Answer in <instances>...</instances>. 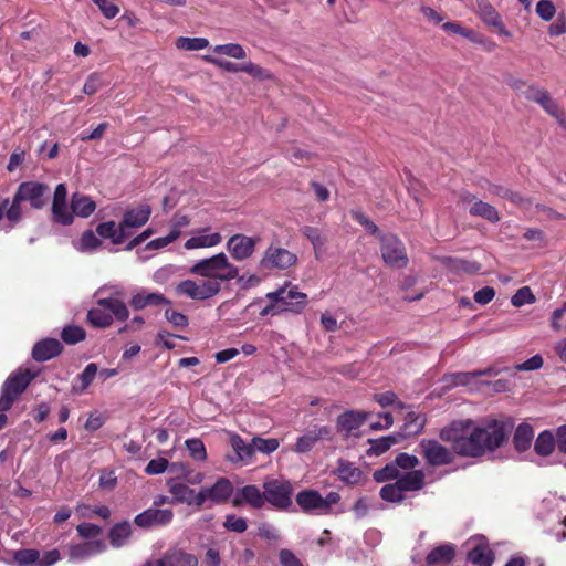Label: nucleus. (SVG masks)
Returning a JSON list of instances; mask_svg holds the SVG:
<instances>
[{"label":"nucleus","instance_id":"obj_62","mask_svg":"<svg viewBox=\"0 0 566 566\" xmlns=\"http://www.w3.org/2000/svg\"><path fill=\"white\" fill-rule=\"evenodd\" d=\"M286 156L295 165H303L313 158L312 153L297 147H293L287 150Z\"/></svg>","mask_w":566,"mask_h":566},{"label":"nucleus","instance_id":"obj_12","mask_svg":"<svg viewBox=\"0 0 566 566\" xmlns=\"http://www.w3.org/2000/svg\"><path fill=\"white\" fill-rule=\"evenodd\" d=\"M419 453L430 467H442L454 461V451L434 439H422L419 442Z\"/></svg>","mask_w":566,"mask_h":566},{"label":"nucleus","instance_id":"obj_39","mask_svg":"<svg viewBox=\"0 0 566 566\" xmlns=\"http://www.w3.org/2000/svg\"><path fill=\"white\" fill-rule=\"evenodd\" d=\"M478 14L484 23L489 25L500 24V14L489 2V0H476Z\"/></svg>","mask_w":566,"mask_h":566},{"label":"nucleus","instance_id":"obj_50","mask_svg":"<svg viewBox=\"0 0 566 566\" xmlns=\"http://www.w3.org/2000/svg\"><path fill=\"white\" fill-rule=\"evenodd\" d=\"M176 45L180 50L199 51L209 45V41L205 38H186L180 36L177 39Z\"/></svg>","mask_w":566,"mask_h":566},{"label":"nucleus","instance_id":"obj_22","mask_svg":"<svg viewBox=\"0 0 566 566\" xmlns=\"http://www.w3.org/2000/svg\"><path fill=\"white\" fill-rule=\"evenodd\" d=\"M151 209L148 205H142L127 210L119 222L124 232H130V229L143 227L150 217Z\"/></svg>","mask_w":566,"mask_h":566},{"label":"nucleus","instance_id":"obj_8","mask_svg":"<svg viewBox=\"0 0 566 566\" xmlns=\"http://www.w3.org/2000/svg\"><path fill=\"white\" fill-rule=\"evenodd\" d=\"M297 263V255L276 244H270L263 251L258 268L264 271H285Z\"/></svg>","mask_w":566,"mask_h":566},{"label":"nucleus","instance_id":"obj_48","mask_svg":"<svg viewBox=\"0 0 566 566\" xmlns=\"http://www.w3.org/2000/svg\"><path fill=\"white\" fill-rule=\"evenodd\" d=\"M61 337L66 344L74 345L85 339L86 332L81 326L69 325L63 328Z\"/></svg>","mask_w":566,"mask_h":566},{"label":"nucleus","instance_id":"obj_1","mask_svg":"<svg viewBox=\"0 0 566 566\" xmlns=\"http://www.w3.org/2000/svg\"><path fill=\"white\" fill-rule=\"evenodd\" d=\"M512 426L499 420H490L478 426L472 420L453 421L440 430V438L452 444L461 457L478 458L500 448L507 439Z\"/></svg>","mask_w":566,"mask_h":566},{"label":"nucleus","instance_id":"obj_27","mask_svg":"<svg viewBox=\"0 0 566 566\" xmlns=\"http://www.w3.org/2000/svg\"><path fill=\"white\" fill-rule=\"evenodd\" d=\"M455 546L451 543L441 544L432 548L427 557L426 563L429 566L434 565H449L454 560Z\"/></svg>","mask_w":566,"mask_h":566},{"label":"nucleus","instance_id":"obj_7","mask_svg":"<svg viewBox=\"0 0 566 566\" xmlns=\"http://www.w3.org/2000/svg\"><path fill=\"white\" fill-rule=\"evenodd\" d=\"M266 298L280 303L284 312L300 314L307 305V295L298 291L296 285L286 282L276 291L269 292Z\"/></svg>","mask_w":566,"mask_h":566},{"label":"nucleus","instance_id":"obj_35","mask_svg":"<svg viewBox=\"0 0 566 566\" xmlns=\"http://www.w3.org/2000/svg\"><path fill=\"white\" fill-rule=\"evenodd\" d=\"M132 535V526L129 522L116 523L108 533L109 542L113 547L119 548L124 546Z\"/></svg>","mask_w":566,"mask_h":566},{"label":"nucleus","instance_id":"obj_20","mask_svg":"<svg viewBox=\"0 0 566 566\" xmlns=\"http://www.w3.org/2000/svg\"><path fill=\"white\" fill-rule=\"evenodd\" d=\"M368 413L358 410H348L340 413L336 419V429L344 436L349 437L358 430L367 420Z\"/></svg>","mask_w":566,"mask_h":566},{"label":"nucleus","instance_id":"obj_15","mask_svg":"<svg viewBox=\"0 0 566 566\" xmlns=\"http://www.w3.org/2000/svg\"><path fill=\"white\" fill-rule=\"evenodd\" d=\"M233 493V485L227 478H219L211 486L201 488L198 492V506L210 502L211 504L223 503L230 499Z\"/></svg>","mask_w":566,"mask_h":566},{"label":"nucleus","instance_id":"obj_63","mask_svg":"<svg viewBox=\"0 0 566 566\" xmlns=\"http://www.w3.org/2000/svg\"><path fill=\"white\" fill-rule=\"evenodd\" d=\"M168 468H169V462L167 459L157 458V459L150 460L147 463V465L145 468V473L148 475H156V474L164 473Z\"/></svg>","mask_w":566,"mask_h":566},{"label":"nucleus","instance_id":"obj_28","mask_svg":"<svg viewBox=\"0 0 566 566\" xmlns=\"http://www.w3.org/2000/svg\"><path fill=\"white\" fill-rule=\"evenodd\" d=\"M96 233L103 239H109L113 244L123 243L132 234L130 232H124L120 224L117 228L114 221L99 223L96 227Z\"/></svg>","mask_w":566,"mask_h":566},{"label":"nucleus","instance_id":"obj_64","mask_svg":"<svg viewBox=\"0 0 566 566\" xmlns=\"http://www.w3.org/2000/svg\"><path fill=\"white\" fill-rule=\"evenodd\" d=\"M555 12V6L551 0H541L536 4V13L545 21H551Z\"/></svg>","mask_w":566,"mask_h":566},{"label":"nucleus","instance_id":"obj_55","mask_svg":"<svg viewBox=\"0 0 566 566\" xmlns=\"http://www.w3.org/2000/svg\"><path fill=\"white\" fill-rule=\"evenodd\" d=\"M301 233L312 243L315 251L324 248L325 239L321 235L317 228L305 226L301 229Z\"/></svg>","mask_w":566,"mask_h":566},{"label":"nucleus","instance_id":"obj_38","mask_svg":"<svg viewBox=\"0 0 566 566\" xmlns=\"http://www.w3.org/2000/svg\"><path fill=\"white\" fill-rule=\"evenodd\" d=\"M556 446V437L548 431L541 432L535 440L534 449L538 455L546 457L551 454Z\"/></svg>","mask_w":566,"mask_h":566},{"label":"nucleus","instance_id":"obj_17","mask_svg":"<svg viewBox=\"0 0 566 566\" xmlns=\"http://www.w3.org/2000/svg\"><path fill=\"white\" fill-rule=\"evenodd\" d=\"M174 518L170 509L149 507L135 516V524L143 528L159 527L168 525Z\"/></svg>","mask_w":566,"mask_h":566},{"label":"nucleus","instance_id":"obj_9","mask_svg":"<svg viewBox=\"0 0 566 566\" xmlns=\"http://www.w3.org/2000/svg\"><path fill=\"white\" fill-rule=\"evenodd\" d=\"M380 252L382 261L390 268L403 269L408 265L409 259L403 242L394 233L380 235Z\"/></svg>","mask_w":566,"mask_h":566},{"label":"nucleus","instance_id":"obj_30","mask_svg":"<svg viewBox=\"0 0 566 566\" xmlns=\"http://www.w3.org/2000/svg\"><path fill=\"white\" fill-rule=\"evenodd\" d=\"M166 566H198V558L179 548L167 551L164 555Z\"/></svg>","mask_w":566,"mask_h":566},{"label":"nucleus","instance_id":"obj_47","mask_svg":"<svg viewBox=\"0 0 566 566\" xmlns=\"http://www.w3.org/2000/svg\"><path fill=\"white\" fill-rule=\"evenodd\" d=\"M446 264L455 271H463L465 273H476L480 271L481 265L474 261H467L459 258H448Z\"/></svg>","mask_w":566,"mask_h":566},{"label":"nucleus","instance_id":"obj_44","mask_svg":"<svg viewBox=\"0 0 566 566\" xmlns=\"http://www.w3.org/2000/svg\"><path fill=\"white\" fill-rule=\"evenodd\" d=\"M403 493V490L400 488L397 481L394 483L385 484L380 489V497L384 501L391 503H401L405 500Z\"/></svg>","mask_w":566,"mask_h":566},{"label":"nucleus","instance_id":"obj_57","mask_svg":"<svg viewBox=\"0 0 566 566\" xmlns=\"http://www.w3.org/2000/svg\"><path fill=\"white\" fill-rule=\"evenodd\" d=\"M534 301L535 296L533 295L532 290L528 286H523L518 289L511 298V303L516 307L531 304Z\"/></svg>","mask_w":566,"mask_h":566},{"label":"nucleus","instance_id":"obj_43","mask_svg":"<svg viewBox=\"0 0 566 566\" xmlns=\"http://www.w3.org/2000/svg\"><path fill=\"white\" fill-rule=\"evenodd\" d=\"M40 552L34 548L18 549L13 554V562L17 566H38Z\"/></svg>","mask_w":566,"mask_h":566},{"label":"nucleus","instance_id":"obj_58","mask_svg":"<svg viewBox=\"0 0 566 566\" xmlns=\"http://www.w3.org/2000/svg\"><path fill=\"white\" fill-rule=\"evenodd\" d=\"M101 245V240L97 238L94 231L86 230L83 232L80 240L81 251H93Z\"/></svg>","mask_w":566,"mask_h":566},{"label":"nucleus","instance_id":"obj_5","mask_svg":"<svg viewBox=\"0 0 566 566\" xmlns=\"http://www.w3.org/2000/svg\"><path fill=\"white\" fill-rule=\"evenodd\" d=\"M295 501L304 513L328 515L332 513V507L339 503L340 495L332 491L326 496H322L317 490L305 489L296 494Z\"/></svg>","mask_w":566,"mask_h":566},{"label":"nucleus","instance_id":"obj_36","mask_svg":"<svg viewBox=\"0 0 566 566\" xmlns=\"http://www.w3.org/2000/svg\"><path fill=\"white\" fill-rule=\"evenodd\" d=\"M469 212L471 216L481 217L492 223L500 221V214L495 207L482 200L474 201Z\"/></svg>","mask_w":566,"mask_h":566},{"label":"nucleus","instance_id":"obj_51","mask_svg":"<svg viewBox=\"0 0 566 566\" xmlns=\"http://www.w3.org/2000/svg\"><path fill=\"white\" fill-rule=\"evenodd\" d=\"M350 214L352 218L355 221H357L360 226H363L368 233L376 235L378 239H380V235L384 234L382 232L379 231L377 224L371 219H369L363 211L352 210Z\"/></svg>","mask_w":566,"mask_h":566},{"label":"nucleus","instance_id":"obj_32","mask_svg":"<svg viewBox=\"0 0 566 566\" xmlns=\"http://www.w3.org/2000/svg\"><path fill=\"white\" fill-rule=\"evenodd\" d=\"M336 474L343 482L357 484L361 479L363 472L354 463L340 459L337 462Z\"/></svg>","mask_w":566,"mask_h":566},{"label":"nucleus","instance_id":"obj_33","mask_svg":"<svg viewBox=\"0 0 566 566\" xmlns=\"http://www.w3.org/2000/svg\"><path fill=\"white\" fill-rule=\"evenodd\" d=\"M426 423V418L413 411H410L405 417V423L401 428V432L398 433L400 439L419 434Z\"/></svg>","mask_w":566,"mask_h":566},{"label":"nucleus","instance_id":"obj_41","mask_svg":"<svg viewBox=\"0 0 566 566\" xmlns=\"http://www.w3.org/2000/svg\"><path fill=\"white\" fill-rule=\"evenodd\" d=\"M98 374V366L95 363H90L85 366L84 370L77 376L81 386H73L76 394L84 392L93 382L95 376Z\"/></svg>","mask_w":566,"mask_h":566},{"label":"nucleus","instance_id":"obj_31","mask_svg":"<svg viewBox=\"0 0 566 566\" xmlns=\"http://www.w3.org/2000/svg\"><path fill=\"white\" fill-rule=\"evenodd\" d=\"M71 209L73 214L87 218L95 211L96 205L88 196L75 192L72 195Z\"/></svg>","mask_w":566,"mask_h":566},{"label":"nucleus","instance_id":"obj_6","mask_svg":"<svg viewBox=\"0 0 566 566\" xmlns=\"http://www.w3.org/2000/svg\"><path fill=\"white\" fill-rule=\"evenodd\" d=\"M35 377L36 373L29 369L11 374L1 388L0 411H8Z\"/></svg>","mask_w":566,"mask_h":566},{"label":"nucleus","instance_id":"obj_16","mask_svg":"<svg viewBox=\"0 0 566 566\" xmlns=\"http://www.w3.org/2000/svg\"><path fill=\"white\" fill-rule=\"evenodd\" d=\"M332 439V428L328 426H313L303 436L298 437L294 446L297 453L310 452L317 442Z\"/></svg>","mask_w":566,"mask_h":566},{"label":"nucleus","instance_id":"obj_42","mask_svg":"<svg viewBox=\"0 0 566 566\" xmlns=\"http://www.w3.org/2000/svg\"><path fill=\"white\" fill-rule=\"evenodd\" d=\"M251 447L253 448V455L255 452L271 454L277 450L280 441L276 438L264 439L261 437H253L251 440Z\"/></svg>","mask_w":566,"mask_h":566},{"label":"nucleus","instance_id":"obj_46","mask_svg":"<svg viewBox=\"0 0 566 566\" xmlns=\"http://www.w3.org/2000/svg\"><path fill=\"white\" fill-rule=\"evenodd\" d=\"M213 52L217 54L227 55L237 60H243L247 56V52L241 44L227 43L219 44L213 48Z\"/></svg>","mask_w":566,"mask_h":566},{"label":"nucleus","instance_id":"obj_61","mask_svg":"<svg viewBox=\"0 0 566 566\" xmlns=\"http://www.w3.org/2000/svg\"><path fill=\"white\" fill-rule=\"evenodd\" d=\"M241 72L249 74L252 77L259 80H265L270 77V74L266 70L262 69L258 64L253 62H244L240 65Z\"/></svg>","mask_w":566,"mask_h":566},{"label":"nucleus","instance_id":"obj_45","mask_svg":"<svg viewBox=\"0 0 566 566\" xmlns=\"http://www.w3.org/2000/svg\"><path fill=\"white\" fill-rule=\"evenodd\" d=\"M52 218L54 222L62 226H69L74 220L73 211H70L67 202L52 203Z\"/></svg>","mask_w":566,"mask_h":566},{"label":"nucleus","instance_id":"obj_4","mask_svg":"<svg viewBox=\"0 0 566 566\" xmlns=\"http://www.w3.org/2000/svg\"><path fill=\"white\" fill-rule=\"evenodd\" d=\"M189 272L206 280H216L220 284L238 277V266L232 264L223 252L196 262Z\"/></svg>","mask_w":566,"mask_h":566},{"label":"nucleus","instance_id":"obj_60","mask_svg":"<svg viewBox=\"0 0 566 566\" xmlns=\"http://www.w3.org/2000/svg\"><path fill=\"white\" fill-rule=\"evenodd\" d=\"M179 235H180V231L178 229H172L168 235L156 238V239L151 240L147 244V249L158 250V249L165 248L168 244H170L171 242H174L175 240H177Z\"/></svg>","mask_w":566,"mask_h":566},{"label":"nucleus","instance_id":"obj_18","mask_svg":"<svg viewBox=\"0 0 566 566\" xmlns=\"http://www.w3.org/2000/svg\"><path fill=\"white\" fill-rule=\"evenodd\" d=\"M105 549L106 544L102 539L86 541L77 544H70L67 547V556L70 562L78 563L98 555Z\"/></svg>","mask_w":566,"mask_h":566},{"label":"nucleus","instance_id":"obj_25","mask_svg":"<svg viewBox=\"0 0 566 566\" xmlns=\"http://www.w3.org/2000/svg\"><path fill=\"white\" fill-rule=\"evenodd\" d=\"M171 301L168 300L164 294L158 292H146L140 291L134 294L130 298V306L140 311L147 306H159V305H170Z\"/></svg>","mask_w":566,"mask_h":566},{"label":"nucleus","instance_id":"obj_49","mask_svg":"<svg viewBox=\"0 0 566 566\" xmlns=\"http://www.w3.org/2000/svg\"><path fill=\"white\" fill-rule=\"evenodd\" d=\"M402 471H399L398 468L395 465V462L391 461L387 463L384 468L376 470L374 472V480L382 483L390 480L398 481L400 474Z\"/></svg>","mask_w":566,"mask_h":566},{"label":"nucleus","instance_id":"obj_10","mask_svg":"<svg viewBox=\"0 0 566 566\" xmlns=\"http://www.w3.org/2000/svg\"><path fill=\"white\" fill-rule=\"evenodd\" d=\"M176 294L193 301L209 300L221 291V284L216 280H185L177 284Z\"/></svg>","mask_w":566,"mask_h":566},{"label":"nucleus","instance_id":"obj_37","mask_svg":"<svg viewBox=\"0 0 566 566\" xmlns=\"http://www.w3.org/2000/svg\"><path fill=\"white\" fill-rule=\"evenodd\" d=\"M496 371L494 368L489 367L485 369H479L473 371H461L452 374L450 377L452 378V384L457 386H467L473 382L478 377L481 376H495Z\"/></svg>","mask_w":566,"mask_h":566},{"label":"nucleus","instance_id":"obj_19","mask_svg":"<svg viewBox=\"0 0 566 566\" xmlns=\"http://www.w3.org/2000/svg\"><path fill=\"white\" fill-rule=\"evenodd\" d=\"M229 444L233 453L227 455V460L233 464H249L253 460V448L251 442H245L243 438L235 433H229Z\"/></svg>","mask_w":566,"mask_h":566},{"label":"nucleus","instance_id":"obj_21","mask_svg":"<svg viewBox=\"0 0 566 566\" xmlns=\"http://www.w3.org/2000/svg\"><path fill=\"white\" fill-rule=\"evenodd\" d=\"M168 491L171 493V504L182 503L198 506V493L177 479L167 481Z\"/></svg>","mask_w":566,"mask_h":566},{"label":"nucleus","instance_id":"obj_11","mask_svg":"<svg viewBox=\"0 0 566 566\" xmlns=\"http://www.w3.org/2000/svg\"><path fill=\"white\" fill-rule=\"evenodd\" d=\"M525 97L538 104L566 132V114L546 90L531 85L525 91Z\"/></svg>","mask_w":566,"mask_h":566},{"label":"nucleus","instance_id":"obj_23","mask_svg":"<svg viewBox=\"0 0 566 566\" xmlns=\"http://www.w3.org/2000/svg\"><path fill=\"white\" fill-rule=\"evenodd\" d=\"M62 344L55 338H45L34 344L32 357L34 360L43 363L61 354Z\"/></svg>","mask_w":566,"mask_h":566},{"label":"nucleus","instance_id":"obj_26","mask_svg":"<svg viewBox=\"0 0 566 566\" xmlns=\"http://www.w3.org/2000/svg\"><path fill=\"white\" fill-rule=\"evenodd\" d=\"M467 558L474 565L492 566L494 562V553L489 547L484 537H480L478 543L469 549Z\"/></svg>","mask_w":566,"mask_h":566},{"label":"nucleus","instance_id":"obj_56","mask_svg":"<svg viewBox=\"0 0 566 566\" xmlns=\"http://www.w3.org/2000/svg\"><path fill=\"white\" fill-rule=\"evenodd\" d=\"M223 527L230 532L243 533L248 528V522L244 517L228 514L223 522Z\"/></svg>","mask_w":566,"mask_h":566},{"label":"nucleus","instance_id":"obj_52","mask_svg":"<svg viewBox=\"0 0 566 566\" xmlns=\"http://www.w3.org/2000/svg\"><path fill=\"white\" fill-rule=\"evenodd\" d=\"M488 191L491 195H494V196L503 198V199H507L511 202L516 203V205H520L523 200V198L518 193L513 192L511 189H509L504 186H501V185L490 184L488 187Z\"/></svg>","mask_w":566,"mask_h":566},{"label":"nucleus","instance_id":"obj_13","mask_svg":"<svg viewBox=\"0 0 566 566\" xmlns=\"http://www.w3.org/2000/svg\"><path fill=\"white\" fill-rule=\"evenodd\" d=\"M264 503L268 502L279 510H287L292 505V485L289 481L271 480L263 484Z\"/></svg>","mask_w":566,"mask_h":566},{"label":"nucleus","instance_id":"obj_14","mask_svg":"<svg viewBox=\"0 0 566 566\" xmlns=\"http://www.w3.org/2000/svg\"><path fill=\"white\" fill-rule=\"evenodd\" d=\"M260 241L261 238L259 235L250 237L237 233L228 239L226 247L233 260L243 262L254 254Z\"/></svg>","mask_w":566,"mask_h":566},{"label":"nucleus","instance_id":"obj_24","mask_svg":"<svg viewBox=\"0 0 566 566\" xmlns=\"http://www.w3.org/2000/svg\"><path fill=\"white\" fill-rule=\"evenodd\" d=\"M243 503H248L253 509H261L264 506V492L253 484L245 485L240 489L233 499V504L240 506Z\"/></svg>","mask_w":566,"mask_h":566},{"label":"nucleus","instance_id":"obj_59","mask_svg":"<svg viewBox=\"0 0 566 566\" xmlns=\"http://www.w3.org/2000/svg\"><path fill=\"white\" fill-rule=\"evenodd\" d=\"M76 531L81 537L93 541L102 533V527L96 524L83 522L76 526Z\"/></svg>","mask_w":566,"mask_h":566},{"label":"nucleus","instance_id":"obj_40","mask_svg":"<svg viewBox=\"0 0 566 566\" xmlns=\"http://www.w3.org/2000/svg\"><path fill=\"white\" fill-rule=\"evenodd\" d=\"M400 441V437L398 434H390L386 437H381L379 439L369 440L370 448L368 450V454L380 455L390 449L391 446L398 443Z\"/></svg>","mask_w":566,"mask_h":566},{"label":"nucleus","instance_id":"obj_54","mask_svg":"<svg viewBox=\"0 0 566 566\" xmlns=\"http://www.w3.org/2000/svg\"><path fill=\"white\" fill-rule=\"evenodd\" d=\"M394 462L399 471L408 472L416 470V467L419 464V459L416 455L401 452L397 454Z\"/></svg>","mask_w":566,"mask_h":566},{"label":"nucleus","instance_id":"obj_29","mask_svg":"<svg viewBox=\"0 0 566 566\" xmlns=\"http://www.w3.org/2000/svg\"><path fill=\"white\" fill-rule=\"evenodd\" d=\"M397 482L403 492L420 491L424 486V472L422 470L401 472Z\"/></svg>","mask_w":566,"mask_h":566},{"label":"nucleus","instance_id":"obj_34","mask_svg":"<svg viewBox=\"0 0 566 566\" xmlns=\"http://www.w3.org/2000/svg\"><path fill=\"white\" fill-rule=\"evenodd\" d=\"M534 438V430L528 423H521L517 426L514 436L513 444L516 451L524 452L530 449Z\"/></svg>","mask_w":566,"mask_h":566},{"label":"nucleus","instance_id":"obj_3","mask_svg":"<svg viewBox=\"0 0 566 566\" xmlns=\"http://www.w3.org/2000/svg\"><path fill=\"white\" fill-rule=\"evenodd\" d=\"M50 187L39 181L21 182L7 210V221L11 228L22 219V202H29L32 209L40 210L48 203Z\"/></svg>","mask_w":566,"mask_h":566},{"label":"nucleus","instance_id":"obj_53","mask_svg":"<svg viewBox=\"0 0 566 566\" xmlns=\"http://www.w3.org/2000/svg\"><path fill=\"white\" fill-rule=\"evenodd\" d=\"M186 448L190 454V457L196 461H205L207 459V451L203 442L200 439L192 438L187 439Z\"/></svg>","mask_w":566,"mask_h":566},{"label":"nucleus","instance_id":"obj_2","mask_svg":"<svg viewBox=\"0 0 566 566\" xmlns=\"http://www.w3.org/2000/svg\"><path fill=\"white\" fill-rule=\"evenodd\" d=\"M109 292V296L96 300V305L87 311V322L95 328H107L114 319L119 322L127 321L129 310L119 297L124 295L122 289L117 285H103L95 292V296Z\"/></svg>","mask_w":566,"mask_h":566}]
</instances>
